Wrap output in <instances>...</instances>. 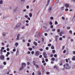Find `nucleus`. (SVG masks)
<instances>
[{
	"label": "nucleus",
	"mask_w": 75,
	"mask_h": 75,
	"mask_svg": "<svg viewBox=\"0 0 75 75\" xmlns=\"http://www.w3.org/2000/svg\"><path fill=\"white\" fill-rule=\"evenodd\" d=\"M18 8V7H17L16 8H15L14 10V12H15L16 11H17V8Z\"/></svg>",
	"instance_id": "5701e85b"
},
{
	"label": "nucleus",
	"mask_w": 75,
	"mask_h": 75,
	"mask_svg": "<svg viewBox=\"0 0 75 75\" xmlns=\"http://www.w3.org/2000/svg\"><path fill=\"white\" fill-rule=\"evenodd\" d=\"M61 34H64V33H65V32H64L62 31L61 32H60Z\"/></svg>",
	"instance_id": "e433bc0d"
},
{
	"label": "nucleus",
	"mask_w": 75,
	"mask_h": 75,
	"mask_svg": "<svg viewBox=\"0 0 75 75\" xmlns=\"http://www.w3.org/2000/svg\"><path fill=\"white\" fill-rule=\"evenodd\" d=\"M42 55H40L39 56V58H42Z\"/></svg>",
	"instance_id": "37998d69"
},
{
	"label": "nucleus",
	"mask_w": 75,
	"mask_h": 75,
	"mask_svg": "<svg viewBox=\"0 0 75 75\" xmlns=\"http://www.w3.org/2000/svg\"><path fill=\"white\" fill-rule=\"evenodd\" d=\"M16 49H14L13 50V52H15V51H16Z\"/></svg>",
	"instance_id": "774afa93"
},
{
	"label": "nucleus",
	"mask_w": 75,
	"mask_h": 75,
	"mask_svg": "<svg viewBox=\"0 0 75 75\" xmlns=\"http://www.w3.org/2000/svg\"><path fill=\"white\" fill-rule=\"evenodd\" d=\"M1 50H4V47H2L1 48Z\"/></svg>",
	"instance_id": "603ef678"
},
{
	"label": "nucleus",
	"mask_w": 75,
	"mask_h": 75,
	"mask_svg": "<svg viewBox=\"0 0 75 75\" xmlns=\"http://www.w3.org/2000/svg\"><path fill=\"white\" fill-rule=\"evenodd\" d=\"M54 68H55L56 69H58V68L57 67V66H55L54 67Z\"/></svg>",
	"instance_id": "a878e982"
},
{
	"label": "nucleus",
	"mask_w": 75,
	"mask_h": 75,
	"mask_svg": "<svg viewBox=\"0 0 75 75\" xmlns=\"http://www.w3.org/2000/svg\"><path fill=\"white\" fill-rule=\"evenodd\" d=\"M52 52L53 53H55V50H52Z\"/></svg>",
	"instance_id": "13d9d810"
},
{
	"label": "nucleus",
	"mask_w": 75,
	"mask_h": 75,
	"mask_svg": "<svg viewBox=\"0 0 75 75\" xmlns=\"http://www.w3.org/2000/svg\"><path fill=\"white\" fill-rule=\"evenodd\" d=\"M30 44L29 43H28L27 44V46L28 47H30Z\"/></svg>",
	"instance_id": "c9c22d12"
},
{
	"label": "nucleus",
	"mask_w": 75,
	"mask_h": 75,
	"mask_svg": "<svg viewBox=\"0 0 75 75\" xmlns=\"http://www.w3.org/2000/svg\"><path fill=\"white\" fill-rule=\"evenodd\" d=\"M55 41L57 42L58 41V36H55Z\"/></svg>",
	"instance_id": "9d476101"
},
{
	"label": "nucleus",
	"mask_w": 75,
	"mask_h": 75,
	"mask_svg": "<svg viewBox=\"0 0 75 75\" xmlns=\"http://www.w3.org/2000/svg\"><path fill=\"white\" fill-rule=\"evenodd\" d=\"M52 31H55V29H53L52 30Z\"/></svg>",
	"instance_id": "6e6d98bb"
},
{
	"label": "nucleus",
	"mask_w": 75,
	"mask_h": 75,
	"mask_svg": "<svg viewBox=\"0 0 75 75\" xmlns=\"http://www.w3.org/2000/svg\"><path fill=\"white\" fill-rule=\"evenodd\" d=\"M33 44L35 46H37V45H38V44H37V43L36 42H33Z\"/></svg>",
	"instance_id": "f8f14e48"
},
{
	"label": "nucleus",
	"mask_w": 75,
	"mask_h": 75,
	"mask_svg": "<svg viewBox=\"0 0 75 75\" xmlns=\"http://www.w3.org/2000/svg\"><path fill=\"white\" fill-rule=\"evenodd\" d=\"M64 67H65L66 69H69L71 68V67L69 66V64L68 63H66L65 64H64Z\"/></svg>",
	"instance_id": "f257e3e1"
},
{
	"label": "nucleus",
	"mask_w": 75,
	"mask_h": 75,
	"mask_svg": "<svg viewBox=\"0 0 75 75\" xmlns=\"http://www.w3.org/2000/svg\"><path fill=\"white\" fill-rule=\"evenodd\" d=\"M40 51H43V49H39Z\"/></svg>",
	"instance_id": "49530a36"
},
{
	"label": "nucleus",
	"mask_w": 75,
	"mask_h": 75,
	"mask_svg": "<svg viewBox=\"0 0 75 75\" xmlns=\"http://www.w3.org/2000/svg\"><path fill=\"white\" fill-rule=\"evenodd\" d=\"M48 49H49L48 47H47L46 48V50H48Z\"/></svg>",
	"instance_id": "e2e57ef3"
},
{
	"label": "nucleus",
	"mask_w": 75,
	"mask_h": 75,
	"mask_svg": "<svg viewBox=\"0 0 75 75\" xmlns=\"http://www.w3.org/2000/svg\"><path fill=\"white\" fill-rule=\"evenodd\" d=\"M2 35L4 37H6V34H5V33H3L2 34Z\"/></svg>",
	"instance_id": "473e14b6"
},
{
	"label": "nucleus",
	"mask_w": 75,
	"mask_h": 75,
	"mask_svg": "<svg viewBox=\"0 0 75 75\" xmlns=\"http://www.w3.org/2000/svg\"><path fill=\"white\" fill-rule=\"evenodd\" d=\"M4 65H6V62H4Z\"/></svg>",
	"instance_id": "8fccbe9b"
},
{
	"label": "nucleus",
	"mask_w": 75,
	"mask_h": 75,
	"mask_svg": "<svg viewBox=\"0 0 75 75\" xmlns=\"http://www.w3.org/2000/svg\"><path fill=\"white\" fill-rule=\"evenodd\" d=\"M51 20H54V18L53 17H50Z\"/></svg>",
	"instance_id": "4c0bfd02"
},
{
	"label": "nucleus",
	"mask_w": 75,
	"mask_h": 75,
	"mask_svg": "<svg viewBox=\"0 0 75 75\" xmlns=\"http://www.w3.org/2000/svg\"><path fill=\"white\" fill-rule=\"evenodd\" d=\"M63 52L64 54H65V53H66V50H64V51Z\"/></svg>",
	"instance_id": "052dcab7"
},
{
	"label": "nucleus",
	"mask_w": 75,
	"mask_h": 75,
	"mask_svg": "<svg viewBox=\"0 0 75 75\" xmlns=\"http://www.w3.org/2000/svg\"><path fill=\"white\" fill-rule=\"evenodd\" d=\"M3 3V1L1 0V1H0V4H2Z\"/></svg>",
	"instance_id": "bb28decb"
},
{
	"label": "nucleus",
	"mask_w": 75,
	"mask_h": 75,
	"mask_svg": "<svg viewBox=\"0 0 75 75\" xmlns=\"http://www.w3.org/2000/svg\"><path fill=\"white\" fill-rule=\"evenodd\" d=\"M0 51L1 52H0V54H1V55H2L3 54V50H1Z\"/></svg>",
	"instance_id": "393cba45"
},
{
	"label": "nucleus",
	"mask_w": 75,
	"mask_h": 75,
	"mask_svg": "<svg viewBox=\"0 0 75 75\" xmlns=\"http://www.w3.org/2000/svg\"><path fill=\"white\" fill-rule=\"evenodd\" d=\"M24 68V67H23V66H22L21 67H20V68L19 69V71H21V69H23V68Z\"/></svg>",
	"instance_id": "dca6fc26"
},
{
	"label": "nucleus",
	"mask_w": 75,
	"mask_h": 75,
	"mask_svg": "<svg viewBox=\"0 0 75 75\" xmlns=\"http://www.w3.org/2000/svg\"><path fill=\"white\" fill-rule=\"evenodd\" d=\"M44 38H42V42H44Z\"/></svg>",
	"instance_id": "09e8293b"
},
{
	"label": "nucleus",
	"mask_w": 75,
	"mask_h": 75,
	"mask_svg": "<svg viewBox=\"0 0 75 75\" xmlns=\"http://www.w3.org/2000/svg\"><path fill=\"white\" fill-rule=\"evenodd\" d=\"M65 6H66V7L68 8V7H69V4H66Z\"/></svg>",
	"instance_id": "ddd939ff"
},
{
	"label": "nucleus",
	"mask_w": 75,
	"mask_h": 75,
	"mask_svg": "<svg viewBox=\"0 0 75 75\" xmlns=\"http://www.w3.org/2000/svg\"><path fill=\"white\" fill-rule=\"evenodd\" d=\"M58 24V22L57 21H55V25H57V24Z\"/></svg>",
	"instance_id": "7c9ffc66"
},
{
	"label": "nucleus",
	"mask_w": 75,
	"mask_h": 75,
	"mask_svg": "<svg viewBox=\"0 0 75 75\" xmlns=\"http://www.w3.org/2000/svg\"><path fill=\"white\" fill-rule=\"evenodd\" d=\"M25 0H21V3L22 4H23L24 3V1H25Z\"/></svg>",
	"instance_id": "2eb2a0df"
},
{
	"label": "nucleus",
	"mask_w": 75,
	"mask_h": 75,
	"mask_svg": "<svg viewBox=\"0 0 75 75\" xmlns=\"http://www.w3.org/2000/svg\"><path fill=\"white\" fill-rule=\"evenodd\" d=\"M35 66L36 67V68H39V66H38L37 64H36L35 65Z\"/></svg>",
	"instance_id": "b1692460"
},
{
	"label": "nucleus",
	"mask_w": 75,
	"mask_h": 75,
	"mask_svg": "<svg viewBox=\"0 0 75 75\" xmlns=\"http://www.w3.org/2000/svg\"><path fill=\"white\" fill-rule=\"evenodd\" d=\"M64 7H62L61 8L62 10H64Z\"/></svg>",
	"instance_id": "ea45409f"
},
{
	"label": "nucleus",
	"mask_w": 75,
	"mask_h": 75,
	"mask_svg": "<svg viewBox=\"0 0 75 75\" xmlns=\"http://www.w3.org/2000/svg\"><path fill=\"white\" fill-rule=\"evenodd\" d=\"M34 51H33L31 52L32 54H34Z\"/></svg>",
	"instance_id": "4d7b16f0"
},
{
	"label": "nucleus",
	"mask_w": 75,
	"mask_h": 75,
	"mask_svg": "<svg viewBox=\"0 0 75 75\" xmlns=\"http://www.w3.org/2000/svg\"><path fill=\"white\" fill-rule=\"evenodd\" d=\"M26 23H28L29 22V21L28 20H27L25 21Z\"/></svg>",
	"instance_id": "864d4df0"
},
{
	"label": "nucleus",
	"mask_w": 75,
	"mask_h": 75,
	"mask_svg": "<svg viewBox=\"0 0 75 75\" xmlns=\"http://www.w3.org/2000/svg\"><path fill=\"white\" fill-rule=\"evenodd\" d=\"M22 65L23 67H25L26 66V64L25 63H23L22 64Z\"/></svg>",
	"instance_id": "6e6552de"
},
{
	"label": "nucleus",
	"mask_w": 75,
	"mask_h": 75,
	"mask_svg": "<svg viewBox=\"0 0 75 75\" xmlns=\"http://www.w3.org/2000/svg\"><path fill=\"white\" fill-rule=\"evenodd\" d=\"M51 49H52V50H54V46H52L51 47Z\"/></svg>",
	"instance_id": "c756f323"
},
{
	"label": "nucleus",
	"mask_w": 75,
	"mask_h": 75,
	"mask_svg": "<svg viewBox=\"0 0 75 75\" xmlns=\"http://www.w3.org/2000/svg\"><path fill=\"white\" fill-rule=\"evenodd\" d=\"M52 10V7H51L49 9V12H51Z\"/></svg>",
	"instance_id": "4468645a"
},
{
	"label": "nucleus",
	"mask_w": 75,
	"mask_h": 75,
	"mask_svg": "<svg viewBox=\"0 0 75 75\" xmlns=\"http://www.w3.org/2000/svg\"><path fill=\"white\" fill-rule=\"evenodd\" d=\"M2 45H5L4 43V42H2Z\"/></svg>",
	"instance_id": "338daca9"
},
{
	"label": "nucleus",
	"mask_w": 75,
	"mask_h": 75,
	"mask_svg": "<svg viewBox=\"0 0 75 75\" xmlns=\"http://www.w3.org/2000/svg\"><path fill=\"white\" fill-rule=\"evenodd\" d=\"M51 60L53 61H55V58H52Z\"/></svg>",
	"instance_id": "f704fd0d"
},
{
	"label": "nucleus",
	"mask_w": 75,
	"mask_h": 75,
	"mask_svg": "<svg viewBox=\"0 0 75 75\" xmlns=\"http://www.w3.org/2000/svg\"><path fill=\"white\" fill-rule=\"evenodd\" d=\"M51 28H53V25H52L51 26Z\"/></svg>",
	"instance_id": "680f3d73"
},
{
	"label": "nucleus",
	"mask_w": 75,
	"mask_h": 75,
	"mask_svg": "<svg viewBox=\"0 0 75 75\" xmlns=\"http://www.w3.org/2000/svg\"><path fill=\"white\" fill-rule=\"evenodd\" d=\"M27 64L28 65H30V62H27Z\"/></svg>",
	"instance_id": "58836bf2"
},
{
	"label": "nucleus",
	"mask_w": 75,
	"mask_h": 75,
	"mask_svg": "<svg viewBox=\"0 0 75 75\" xmlns=\"http://www.w3.org/2000/svg\"><path fill=\"white\" fill-rule=\"evenodd\" d=\"M38 75H41V71H40L39 70L38 71Z\"/></svg>",
	"instance_id": "a211bd4d"
},
{
	"label": "nucleus",
	"mask_w": 75,
	"mask_h": 75,
	"mask_svg": "<svg viewBox=\"0 0 75 75\" xmlns=\"http://www.w3.org/2000/svg\"><path fill=\"white\" fill-rule=\"evenodd\" d=\"M66 62H68V59H66Z\"/></svg>",
	"instance_id": "de8ad7c7"
},
{
	"label": "nucleus",
	"mask_w": 75,
	"mask_h": 75,
	"mask_svg": "<svg viewBox=\"0 0 75 75\" xmlns=\"http://www.w3.org/2000/svg\"><path fill=\"white\" fill-rule=\"evenodd\" d=\"M25 26H24L23 27H22V29H24V28H25Z\"/></svg>",
	"instance_id": "5fc2aeb1"
},
{
	"label": "nucleus",
	"mask_w": 75,
	"mask_h": 75,
	"mask_svg": "<svg viewBox=\"0 0 75 75\" xmlns=\"http://www.w3.org/2000/svg\"><path fill=\"white\" fill-rule=\"evenodd\" d=\"M72 60L73 61H75V56H74L72 58Z\"/></svg>",
	"instance_id": "aec40b11"
},
{
	"label": "nucleus",
	"mask_w": 75,
	"mask_h": 75,
	"mask_svg": "<svg viewBox=\"0 0 75 75\" xmlns=\"http://www.w3.org/2000/svg\"><path fill=\"white\" fill-rule=\"evenodd\" d=\"M54 57H57V54H54Z\"/></svg>",
	"instance_id": "bf43d9fd"
},
{
	"label": "nucleus",
	"mask_w": 75,
	"mask_h": 75,
	"mask_svg": "<svg viewBox=\"0 0 75 75\" xmlns=\"http://www.w3.org/2000/svg\"><path fill=\"white\" fill-rule=\"evenodd\" d=\"M0 58L1 59V60H4L5 57L4 55H1L0 56Z\"/></svg>",
	"instance_id": "20e7f679"
},
{
	"label": "nucleus",
	"mask_w": 75,
	"mask_h": 75,
	"mask_svg": "<svg viewBox=\"0 0 75 75\" xmlns=\"http://www.w3.org/2000/svg\"><path fill=\"white\" fill-rule=\"evenodd\" d=\"M65 10L66 11H68V8H66L65 9Z\"/></svg>",
	"instance_id": "69168bd1"
},
{
	"label": "nucleus",
	"mask_w": 75,
	"mask_h": 75,
	"mask_svg": "<svg viewBox=\"0 0 75 75\" xmlns=\"http://www.w3.org/2000/svg\"><path fill=\"white\" fill-rule=\"evenodd\" d=\"M43 55L45 58H47V54L46 52H43Z\"/></svg>",
	"instance_id": "7ed1b4c3"
},
{
	"label": "nucleus",
	"mask_w": 75,
	"mask_h": 75,
	"mask_svg": "<svg viewBox=\"0 0 75 75\" xmlns=\"http://www.w3.org/2000/svg\"><path fill=\"white\" fill-rule=\"evenodd\" d=\"M3 18H6V16L5 15H3Z\"/></svg>",
	"instance_id": "412c9836"
},
{
	"label": "nucleus",
	"mask_w": 75,
	"mask_h": 75,
	"mask_svg": "<svg viewBox=\"0 0 75 75\" xmlns=\"http://www.w3.org/2000/svg\"><path fill=\"white\" fill-rule=\"evenodd\" d=\"M48 47H51V44H48Z\"/></svg>",
	"instance_id": "c03bdc74"
},
{
	"label": "nucleus",
	"mask_w": 75,
	"mask_h": 75,
	"mask_svg": "<svg viewBox=\"0 0 75 75\" xmlns=\"http://www.w3.org/2000/svg\"><path fill=\"white\" fill-rule=\"evenodd\" d=\"M69 33L70 34H72V31L71 30H70L69 31Z\"/></svg>",
	"instance_id": "c85d7f7f"
},
{
	"label": "nucleus",
	"mask_w": 75,
	"mask_h": 75,
	"mask_svg": "<svg viewBox=\"0 0 75 75\" xmlns=\"http://www.w3.org/2000/svg\"><path fill=\"white\" fill-rule=\"evenodd\" d=\"M59 0H55V3H58V2Z\"/></svg>",
	"instance_id": "72a5a7b5"
},
{
	"label": "nucleus",
	"mask_w": 75,
	"mask_h": 75,
	"mask_svg": "<svg viewBox=\"0 0 75 75\" xmlns=\"http://www.w3.org/2000/svg\"><path fill=\"white\" fill-rule=\"evenodd\" d=\"M26 8H27L28 9V8H29V6H26Z\"/></svg>",
	"instance_id": "0e129e2a"
},
{
	"label": "nucleus",
	"mask_w": 75,
	"mask_h": 75,
	"mask_svg": "<svg viewBox=\"0 0 75 75\" xmlns=\"http://www.w3.org/2000/svg\"><path fill=\"white\" fill-rule=\"evenodd\" d=\"M21 25V23H18V24H17V25H16V26L14 27V29H17V28H19L20 26Z\"/></svg>",
	"instance_id": "f03ea898"
},
{
	"label": "nucleus",
	"mask_w": 75,
	"mask_h": 75,
	"mask_svg": "<svg viewBox=\"0 0 75 75\" xmlns=\"http://www.w3.org/2000/svg\"><path fill=\"white\" fill-rule=\"evenodd\" d=\"M50 0H48L47 1V3L46 4V6H48V5L50 3Z\"/></svg>",
	"instance_id": "1a4fd4ad"
},
{
	"label": "nucleus",
	"mask_w": 75,
	"mask_h": 75,
	"mask_svg": "<svg viewBox=\"0 0 75 75\" xmlns=\"http://www.w3.org/2000/svg\"><path fill=\"white\" fill-rule=\"evenodd\" d=\"M33 63L34 64V65H35L36 64H35V63H36V62L35 61H33Z\"/></svg>",
	"instance_id": "cd10ccee"
},
{
	"label": "nucleus",
	"mask_w": 75,
	"mask_h": 75,
	"mask_svg": "<svg viewBox=\"0 0 75 75\" xmlns=\"http://www.w3.org/2000/svg\"><path fill=\"white\" fill-rule=\"evenodd\" d=\"M29 16H30V17H31L33 16V15L32 13H30L29 14Z\"/></svg>",
	"instance_id": "6ab92c4d"
},
{
	"label": "nucleus",
	"mask_w": 75,
	"mask_h": 75,
	"mask_svg": "<svg viewBox=\"0 0 75 75\" xmlns=\"http://www.w3.org/2000/svg\"><path fill=\"white\" fill-rule=\"evenodd\" d=\"M57 32H58V33H59L60 32V29H58L57 30Z\"/></svg>",
	"instance_id": "3c124183"
},
{
	"label": "nucleus",
	"mask_w": 75,
	"mask_h": 75,
	"mask_svg": "<svg viewBox=\"0 0 75 75\" xmlns=\"http://www.w3.org/2000/svg\"><path fill=\"white\" fill-rule=\"evenodd\" d=\"M25 18H28V15H26L25 16Z\"/></svg>",
	"instance_id": "a18cd8bd"
},
{
	"label": "nucleus",
	"mask_w": 75,
	"mask_h": 75,
	"mask_svg": "<svg viewBox=\"0 0 75 75\" xmlns=\"http://www.w3.org/2000/svg\"><path fill=\"white\" fill-rule=\"evenodd\" d=\"M39 32H38L37 34H36V35H37L38 36V35H39Z\"/></svg>",
	"instance_id": "2f4dec72"
},
{
	"label": "nucleus",
	"mask_w": 75,
	"mask_h": 75,
	"mask_svg": "<svg viewBox=\"0 0 75 75\" xmlns=\"http://www.w3.org/2000/svg\"><path fill=\"white\" fill-rule=\"evenodd\" d=\"M49 24H50V25H52V22H49Z\"/></svg>",
	"instance_id": "79ce46f5"
},
{
	"label": "nucleus",
	"mask_w": 75,
	"mask_h": 75,
	"mask_svg": "<svg viewBox=\"0 0 75 75\" xmlns=\"http://www.w3.org/2000/svg\"><path fill=\"white\" fill-rule=\"evenodd\" d=\"M41 67L42 69V71L44 72L45 71V69H44V66H43V65H41Z\"/></svg>",
	"instance_id": "0eeeda50"
},
{
	"label": "nucleus",
	"mask_w": 75,
	"mask_h": 75,
	"mask_svg": "<svg viewBox=\"0 0 75 75\" xmlns=\"http://www.w3.org/2000/svg\"><path fill=\"white\" fill-rule=\"evenodd\" d=\"M45 61L46 62H48V59H46Z\"/></svg>",
	"instance_id": "a19ab883"
},
{
	"label": "nucleus",
	"mask_w": 75,
	"mask_h": 75,
	"mask_svg": "<svg viewBox=\"0 0 75 75\" xmlns=\"http://www.w3.org/2000/svg\"><path fill=\"white\" fill-rule=\"evenodd\" d=\"M15 45L16 46V47H17V46L18 45V42L16 43L15 44Z\"/></svg>",
	"instance_id": "f3484780"
},
{
	"label": "nucleus",
	"mask_w": 75,
	"mask_h": 75,
	"mask_svg": "<svg viewBox=\"0 0 75 75\" xmlns=\"http://www.w3.org/2000/svg\"><path fill=\"white\" fill-rule=\"evenodd\" d=\"M28 49L30 50V51H32V50H33V48H32L29 47Z\"/></svg>",
	"instance_id": "4be33fe9"
},
{
	"label": "nucleus",
	"mask_w": 75,
	"mask_h": 75,
	"mask_svg": "<svg viewBox=\"0 0 75 75\" xmlns=\"http://www.w3.org/2000/svg\"><path fill=\"white\" fill-rule=\"evenodd\" d=\"M35 54L36 56H38L40 55V52L38 51H37L36 52Z\"/></svg>",
	"instance_id": "423d86ee"
},
{
	"label": "nucleus",
	"mask_w": 75,
	"mask_h": 75,
	"mask_svg": "<svg viewBox=\"0 0 75 75\" xmlns=\"http://www.w3.org/2000/svg\"><path fill=\"white\" fill-rule=\"evenodd\" d=\"M20 34H18L17 35V38H16L17 40H19L20 38Z\"/></svg>",
	"instance_id": "39448f33"
},
{
	"label": "nucleus",
	"mask_w": 75,
	"mask_h": 75,
	"mask_svg": "<svg viewBox=\"0 0 75 75\" xmlns=\"http://www.w3.org/2000/svg\"><path fill=\"white\" fill-rule=\"evenodd\" d=\"M19 50L18 49H17V52L16 54V55H18V54H19Z\"/></svg>",
	"instance_id": "9b49d317"
}]
</instances>
